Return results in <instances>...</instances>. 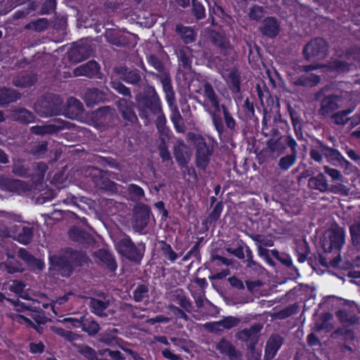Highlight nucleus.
<instances>
[{
  "mask_svg": "<svg viewBox=\"0 0 360 360\" xmlns=\"http://www.w3.org/2000/svg\"><path fill=\"white\" fill-rule=\"evenodd\" d=\"M351 65L346 61L340 60H333L328 64L316 66L313 65L303 66V70L308 72L311 70L316 69L317 68H328L330 71H336L338 72L343 73L349 72Z\"/></svg>",
  "mask_w": 360,
  "mask_h": 360,
  "instance_id": "412c9836",
  "label": "nucleus"
},
{
  "mask_svg": "<svg viewBox=\"0 0 360 360\" xmlns=\"http://www.w3.org/2000/svg\"><path fill=\"white\" fill-rule=\"evenodd\" d=\"M115 249L122 257L139 265L144 257L146 246L143 242L135 243L129 235L123 233L115 243Z\"/></svg>",
  "mask_w": 360,
  "mask_h": 360,
  "instance_id": "39448f33",
  "label": "nucleus"
},
{
  "mask_svg": "<svg viewBox=\"0 0 360 360\" xmlns=\"http://www.w3.org/2000/svg\"><path fill=\"white\" fill-rule=\"evenodd\" d=\"M148 288L145 284H139L133 292L134 301L140 302L148 297Z\"/></svg>",
  "mask_w": 360,
  "mask_h": 360,
  "instance_id": "3c124183",
  "label": "nucleus"
},
{
  "mask_svg": "<svg viewBox=\"0 0 360 360\" xmlns=\"http://www.w3.org/2000/svg\"><path fill=\"white\" fill-rule=\"evenodd\" d=\"M349 232L353 245H360V220L354 221V223L350 226Z\"/></svg>",
  "mask_w": 360,
  "mask_h": 360,
  "instance_id": "603ef678",
  "label": "nucleus"
},
{
  "mask_svg": "<svg viewBox=\"0 0 360 360\" xmlns=\"http://www.w3.org/2000/svg\"><path fill=\"white\" fill-rule=\"evenodd\" d=\"M168 308L176 319H183L184 321L188 320V316L183 309H181L174 304H169Z\"/></svg>",
  "mask_w": 360,
  "mask_h": 360,
  "instance_id": "0e129e2a",
  "label": "nucleus"
},
{
  "mask_svg": "<svg viewBox=\"0 0 360 360\" xmlns=\"http://www.w3.org/2000/svg\"><path fill=\"white\" fill-rule=\"evenodd\" d=\"M308 186L311 189L317 190L321 193L328 192L329 191V184H328L326 176L320 173L316 176L311 177L308 180Z\"/></svg>",
  "mask_w": 360,
  "mask_h": 360,
  "instance_id": "c85d7f7f",
  "label": "nucleus"
},
{
  "mask_svg": "<svg viewBox=\"0 0 360 360\" xmlns=\"http://www.w3.org/2000/svg\"><path fill=\"white\" fill-rule=\"evenodd\" d=\"M229 88L233 93L240 92V75L237 70H232L229 73Z\"/></svg>",
  "mask_w": 360,
  "mask_h": 360,
  "instance_id": "58836bf2",
  "label": "nucleus"
},
{
  "mask_svg": "<svg viewBox=\"0 0 360 360\" xmlns=\"http://www.w3.org/2000/svg\"><path fill=\"white\" fill-rule=\"evenodd\" d=\"M83 99L86 105L89 108L108 101V97L103 90L98 88H88L84 92Z\"/></svg>",
  "mask_w": 360,
  "mask_h": 360,
  "instance_id": "dca6fc26",
  "label": "nucleus"
},
{
  "mask_svg": "<svg viewBox=\"0 0 360 360\" xmlns=\"http://www.w3.org/2000/svg\"><path fill=\"white\" fill-rule=\"evenodd\" d=\"M100 70V65L96 60H91L75 68L73 74L75 77L85 76L89 78H94L98 76Z\"/></svg>",
  "mask_w": 360,
  "mask_h": 360,
  "instance_id": "6ab92c4d",
  "label": "nucleus"
},
{
  "mask_svg": "<svg viewBox=\"0 0 360 360\" xmlns=\"http://www.w3.org/2000/svg\"><path fill=\"white\" fill-rule=\"evenodd\" d=\"M13 117L14 120L22 124L34 122L36 119V116L32 112L24 108L15 110L13 114Z\"/></svg>",
  "mask_w": 360,
  "mask_h": 360,
  "instance_id": "2f4dec72",
  "label": "nucleus"
},
{
  "mask_svg": "<svg viewBox=\"0 0 360 360\" xmlns=\"http://www.w3.org/2000/svg\"><path fill=\"white\" fill-rule=\"evenodd\" d=\"M216 349L223 356H227L229 360H240L241 353L236 347L225 338H222L216 345Z\"/></svg>",
  "mask_w": 360,
  "mask_h": 360,
  "instance_id": "a211bd4d",
  "label": "nucleus"
},
{
  "mask_svg": "<svg viewBox=\"0 0 360 360\" xmlns=\"http://www.w3.org/2000/svg\"><path fill=\"white\" fill-rule=\"evenodd\" d=\"M89 175L95 186L99 189L112 191L116 188V183L110 179L107 171L96 167L89 169Z\"/></svg>",
  "mask_w": 360,
  "mask_h": 360,
  "instance_id": "9d476101",
  "label": "nucleus"
},
{
  "mask_svg": "<svg viewBox=\"0 0 360 360\" xmlns=\"http://www.w3.org/2000/svg\"><path fill=\"white\" fill-rule=\"evenodd\" d=\"M176 33L179 34L183 41L186 44H191L196 39V34L194 30L190 27H186L181 25L176 26Z\"/></svg>",
  "mask_w": 360,
  "mask_h": 360,
  "instance_id": "72a5a7b5",
  "label": "nucleus"
},
{
  "mask_svg": "<svg viewBox=\"0 0 360 360\" xmlns=\"http://www.w3.org/2000/svg\"><path fill=\"white\" fill-rule=\"evenodd\" d=\"M0 190L22 195L29 191L28 184L22 180L0 176Z\"/></svg>",
  "mask_w": 360,
  "mask_h": 360,
  "instance_id": "4468645a",
  "label": "nucleus"
},
{
  "mask_svg": "<svg viewBox=\"0 0 360 360\" xmlns=\"http://www.w3.org/2000/svg\"><path fill=\"white\" fill-rule=\"evenodd\" d=\"M159 155L162 162H167L172 159L168 146L166 142L162 140L158 147Z\"/></svg>",
  "mask_w": 360,
  "mask_h": 360,
  "instance_id": "680f3d73",
  "label": "nucleus"
},
{
  "mask_svg": "<svg viewBox=\"0 0 360 360\" xmlns=\"http://www.w3.org/2000/svg\"><path fill=\"white\" fill-rule=\"evenodd\" d=\"M224 209V204L222 201L217 202L212 212L209 214L207 217L205 219L206 223L212 224L217 221V220L220 218L221 214Z\"/></svg>",
  "mask_w": 360,
  "mask_h": 360,
  "instance_id": "79ce46f5",
  "label": "nucleus"
},
{
  "mask_svg": "<svg viewBox=\"0 0 360 360\" xmlns=\"http://www.w3.org/2000/svg\"><path fill=\"white\" fill-rule=\"evenodd\" d=\"M240 320L234 316H229L224 317L222 320L214 323V326H216L214 330L223 329H231L238 325Z\"/></svg>",
  "mask_w": 360,
  "mask_h": 360,
  "instance_id": "e433bc0d",
  "label": "nucleus"
},
{
  "mask_svg": "<svg viewBox=\"0 0 360 360\" xmlns=\"http://www.w3.org/2000/svg\"><path fill=\"white\" fill-rule=\"evenodd\" d=\"M192 12L198 20H202L205 17V7L196 0H192Z\"/></svg>",
  "mask_w": 360,
  "mask_h": 360,
  "instance_id": "4d7b16f0",
  "label": "nucleus"
},
{
  "mask_svg": "<svg viewBox=\"0 0 360 360\" xmlns=\"http://www.w3.org/2000/svg\"><path fill=\"white\" fill-rule=\"evenodd\" d=\"M150 214L151 210L148 205L139 203L134 206V228L137 231H142L148 226Z\"/></svg>",
  "mask_w": 360,
  "mask_h": 360,
  "instance_id": "ddd939ff",
  "label": "nucleus"
},
{
  "mask_svg": "<svg viewBox=\"0 0 360 360\" xmlns=\"http://www.w3.org/2000/svg\"><path fill=\"white\" fill-rule=\"evenodd\" d=\"M321 149L323 154L331 160L339 161L340 158H342V155L340 153L334 148L326 146L323 144H321Z\"/></svg>",
  "mask_w": 360,
  "mask_h": 360,
  "instance_id": "6e6d98bb",
  "label": "nucleus"
},
{
  "mask_svg": "<svg viewBox=\"0 0 360 360\" xmlns=\"http://www.w3.org/2000/svg\"><path fill=\"white\" fill-rule=\"evenodd\" d=\"M256 91L260 103L264 108V116L262 121V134L265 137H277L280 135H285L290 131V126L286 120H283L281 114L274 117V123L271 124V115L266 113L267 108L272 110L274 108H279L281 104L287 109L290 120L292 122V106L291 105V98H292V91L282 89L278 97H276V101L271 96L269 89L264 82L258 83L256 85Z\"/></svg>",
  "mask_w": 360,
  "mask_h": 360,
  "instance_id": "f257e3e1",
  "label": "nucleus"
},
{
  "mask_svg": "<svg viewBox=\"0 0 360 360\" xmlns=\"http://www.w3.org/2000/svg\"><path fill=\"white\" fill-rule=\"evenodd\" d=\"M110 86L112 89L116 91L118 94L127 97L131 98V90L129 88L124 85L120 80L115 79L110 82Z\"/></svg>",
  "mask_w": 360,
  "mask_h": 360,
  "instance_id": "de8ad7c7",
  "label": "nucleus"
},
{
  "mask_svg": "<svg viewBox=\"0 0 360 360\" xmlns=\"http://www.w3.org/2000/svg\"><path fill=\"white\" fill-rule=\"evenodd\" d=\"M112 108L108 105L100 107L91 114L92 120L100 125L108 124L112 118Z\"/></svg>",
  "mask_w": 360,
  "mask_h": 360,
  "instance_id": "b1692460",
  "label": "nucleus"
},
{
  "mask_svg": "<svg viewBox=\"0 0 360 360\" xmlns=\"http://www.w3.org/2000/svg\"><path fill=\"white\" fill-rule=\"evenodd\" d=\"M20 97L21 94L15 89L0 88V107L16 102Z\"/></svg>",
  "mask_w": 360,
  "mask_h": 360,
  "instance_id": "cd10ccee",
  "label": "nucleus"
},
{
  "mask_svg": "<svg viewBox=\"0 0 360 360\" xmlns=\"http://www.w3.org/2000/svg\"><path fill=\"white\" fill-rule=\"evenodd\" d=\"M128 192L131 198L137 200H141L144 198L145 193L143 189L134 184H131L128 186Z\"/></svg>",
  "mask_w": 360,
  "mask_h": 360,
  "instance_id": "13d9d810",
  "label": "nucleus"
},
{
  "mask_svg": "<svg viewBox=\"0 0 360 360\" xmlns=\"http://www.w3.org/2000/svg\"><path fill=\"white\" fill-rule=\"evenodd\" d=\"M89 257L82 251L66 248L61 254L49 256V269L62 277H70L77 267L87 263Z\"/></svg>",
  "mask_w": 360,
  "mask_h": 360,
  "instance_id": "7ed1b4c3",
  "label": "nucleus"
},
{
  "mask_svg": "<svg viewBox=\"0 0 360 360\" xmlns=\"http://www.w3.org/2000/svg\"><path fill=\"white\" fill-rule=\"evenodd\" d=\"M99 354L101 356L107 355L112 358L113 360H124L125 357L124 355L118 350H111L110 349H105L99 350Z\"/></svg>",
  "mask_w": 360,
  "mask_h": 360,
  "instance_id": "69168bd1",
  "label": "nucleus"
},
{
  "mask_svg": "<svg viewBox=\"0 0 360 360\" xmlns=\"http://www.w3.org/2000/svg\"><path fill=\"white\" fill-rule=\"evenodd\" d=\"M328 90L329 88L326 86L315 94V99L321 102L319 114L323 117L329 115L338 109V102L341 99L340 96L331 94H327L326 92Z\"/></svg>",
  "mask_w": 360,
  "mask_h": 360,
  "instance_id": "1a4fd4ad",
  "label": "nucleus"
},
{
  "mask_svg": "<svg viewBox=\"0 0 360 360\" xmlns=\"http://www.w3.org/2000/svg\"><path fill=\"white\" fill-rule=\"evenodd\" d=\"M228 250L237 258L240 259H245V262L248 263V266L252 267L255 264V262L252 259V252L250 247L245 243L241 242L236 248H229Z\"/></svg>",
  "mask_w": 360,
  "mask_h": 360,
  "instance_id": "5701e85b",
  "label": "nucleus"
},
{
  "mask_svg": "<svg viewBox=\"0 0 360 360\" xmlns=\"http://www.w3.org/2000/svg\"><path fill=\"white\" fill-rule=\"evenodd\" d=\"M60 105V97L55 94L47 95L39 101L40 112L45 117L59 115Z\"/></svg>",
  "mask_w": 360,
  "mask_h": 360,
  "instance_id": "f8f14e48",
  "label": "nucleus"
},
{
  "mask_svg": "<svg viewBox=\"0 0 360 360\" xmlns=\"http://www.w3.org/2000/svg\"><path fill=\"white\" fill-rule=\"evenodd\" d=\"M179 64L185 69L191 66V59L184 49H179L176 53Z\"/></svg>",
  "mask_w": 360,
  "mask_h": 360,
  "instance_id": "bf43d9fd",
  "label": "nucleus"
},
{
  "mask_svg": "<svg viewBox=\"0 0 360 360\" xmlns=\"http://www.w3.org/2000/svg\"><path fill=\"white\" fill-rule=\"evenodd\" d=\"M328 43L323 38L311 39L303 49V54L307 60H321L328 55Z\"/></svg>",
  "mask_w": 360,
  "mask_h": 360,
  "instance_id": "6e6552de",
  "label": "nucleus"
},
{
  "mask_svg": "<svg viewBox=\"0 0 360 360\" xmlns=\"http://www.w3.org/2000/svg\"><path fill=\"white\" fill-rule=\"evenodd\" d=\"M100 330L98 323L93 319H86L84 320L82 331L88 333L89 335H96Z\"/></svg>",
  "mask_w": 360,
  "mask_h": 360,
  "instance_id": "49530a36",
  "label": "nucleus"
},
{
  "mask_svg": "<svg viewBox=\"0 0 360 360\" xmlns=\"http://www.w3.org/2000/svg\"><path fill=\"white\" fill-rule=\"evenodd\" d=\"M34 229L32 226H23L16 240L20 244L27 245L30 244L33 238Z\"/></svg>",
  "mask_w": 360,
  "mask_h": 360,
  "instance_id": "c9c22d12",
  "label": "nucleus"
},
{
  "mask_svg": "<svg viewBox=\"0 0 360 360\" xmlns=\"http://www.w3.org/2000/svg\"><path fill=\"white\" fill-rule=\"evenodd\" d=\"M96 257L101 262V266L111 273H115L117 263L115 255L108 250L100 249L96 252Z\"/></svg>",
  "mask_w": 360,
  "mask_h": 360,
  "instance_id": "aec40b11",
  "label": "nucleus"
},
{
  "mask_svg": "<svg viewBox=\"0 0 360 360\" xmlns=\"http://www.w3.org/2000/svg\"><path fill=\"white\" fill-rule=\"evenodd\" d=\"M5 269L7 273L13 274L15 273H21L23 271L22 264L18 261H10L6 263Z\"/></svg>",
  "mask_w": 360,
  "mask_h": 360,
  "instance_id": "052dcab7",
  "label": "nucleus"
},
{
  "mask_svg": "<svg viewBox=\"0 0 360 360\" xmlns=\"http://www.w3.org/2000/svg\"><path fill=\"white\" fill-rule=\"evenodd\" d=\"M81 354L88 360H98V354L96 350L89 346L84 347L81 351Z\"/></svg>",
  "mask_w": 360,
  "mask_h": 360,
  "instance_id": "338daca9",
  "label": "nucleus"
},
{
  "mask_svg": "<svg viewBox=\"0 0 360 360\" xmlns=\"http://www.w3.org/2000/svg\"><path fill=\"white\" fill-rule=\"evenodd\" d=\"M319 82V76L314 74H307L302 76L296 82H294V84L304 86H313L316 85Z\"/></svg>",
  "mask_w": 360,
  "mask_h": 360,
  "instance_id": "a19ab883",
  "label": "nucleus"
},
{
  "mask_svg": "<svg viewBox=\"0 0 360 360\" xmlns=\"http://www.w3.org/2000/svg\"><path fill=\"white\" fill-rule=\"evenodd\" d=\"M193 141L195 147V165L198 168L205 170L214 152L213 146L207 143L206 139L201 135H194Z\"/></svg>",
  "mask_w": 360,
  "mask_h": 360,
  "instance_id": "0eeeda50",
  "label": "nucleus"
},
{
  "mask_svg": "<svg viewBox=\"0 0 360 360\" xmlns=\"http://www.w3.org/2000/svg\"><path fill=\"white\" fill-rule=\"evenodd\" d=\"M283 344V338L276 334L271 335L266 341L264 349V359L271 360L277 354Z\"/></svg>",
  "mask_w": 360,
  "mask_h": 360,
  "instance_id": "4be33fe9",
  "label": "nucleus"
},
{
  "mask_svg": "<svg viewBox=\"0 0 360 360\" xmlns=\"http://www.w3.org/2000/svg\"><path fill=\"white\" fill-rule=\"evenodd\" d=\"M259 30L262 36L275 39L280 32V24L274 17H266L261 22Z\"/></svg>",
  "mask_w": 360,
  "mask_h": 360,
  "instance_id": "2eb2a0df",
  "label": "nucleus"
},
{
  "mask_svg": "<svg viewBox=\"0 0 360 360\" xmlns=\"http://www.w3.org/2000/svg\"><path fill=\"white\" fill-rule=\"evenodd\" d=\"M158 251L165 260L169 261L171 263H174L179 257L172 245L164 240L158 241Z\"/></svg>",
  "mask_w": 360,
  "mask_h": 360,
  "instance_id": "bb28decb",
  "label": "nucleus"
},
{
  "mask_svg": "<svg viewBox=\"0 0 360 360\" xmlns=\"http://www.w3.org/2000/svg\"><path fill=\"white\" fill-rule=\"evenodd\" d=\"M211 41L215 46L223 49H227L229 45L225 37L217 32H213L211 34Z\"/></svg>",
  "mask_w": 360,
  "mask_h": 360,
  "instance_id": "864d4df0",
  "label": "nucleus"
},
{
  "mask_svg": "<svg viewBox=\"0 0 360 360\" xmlns=\"http://www.w3.org/2000/svg\"><path fill=\"white\" fill-rule=\"evenodd\" d=\"M333 319V315L330 313H325L321 317V322L317 321L315 325V330L317 332L325 330L329 332L333 329V325L330 321Z\"/></svg>",
  "mask_w": 360,
  "mask_h": 360,
  "instance_id": "4c0bfd02",
  "label": "nucleus"
},
{
  "mask_svg": "<svg viewBox=\"0 0 360 360\" xmlns=\"http://www.w3.org/2000/svg\"><path fill=\"white\" fill-rule=\"evenodd\" d=\"M343 327L348 328L359 323V317L346 309H340L335 313Z\"/></svg>",
  "mask_w": 360,
  "mask_h": 360,
  "instance_id": "7c9ffc66",
  "label": "nucleus"
},
{
  "mask_svg": "<svg viewBox=\"0 0 360 360\" xmlns=\"http://www.w3.org/2000/svg\"><path fill=\"white\" fill-rule=\"evenodd\" d=\"M345 231L342 228H335L326 230L321 240L322 248L325 252H335L336 256L330 259V265L333 267L338 266L340 262V250L345 243Z\"/></svg>",
  "mask_w": 360,
  "mask_h": 360,
  "instance_id": "423d86ee",
  "label": "nucleus"
},
{
  "mask_svg": "<svg viewBox=\"0 0 360 360\" xmlns=\"http://www.w3.org/2000/svg\"><path fill=\"white\" fill-rule=\"evenodd\" d=\"M171 321V318L165 316L162 314H159L155 317L149 318L146 320V323L154 326L156 323H168Z\"/></svg>",
  "mask_w": 360,
  "mask_h": 360,
  "instance_id": "774afa93",
  "label": "nucleus"
},
{
  "mask_svg": "<svg viewBox=\"0 0 360 360\" xmlns=\"http://www.w3.org/2000/svg\"><path fill=\"white\" fill-rule=\"evenodd\" d=\"M110 42L117 46L122 47V46H127L129 45L130 39L128 37L124 35V34H116L115 35L112 39L110 40Z\"/></svg>",
  "mask_w": 360,
  "mask_h": 360,
  "instance_id": "e2e57ef3",
  "label": "nucleus"
},
{
  "mask_svg": "<svg viewBox=\"0 0 360 360\" xmlns=\"http://www.w3.org/2000/svg\"><path fill=\"white\" fill-rule=\"evenodd\" d=\"M170 120L177 132H183L184 131L183 118L176 107L172 110L170 115Z\"/></svg>",
  "mask_w": 360,
  "mask_h": 360,
  "instance_id": "a18cd8bd",
  "label": "nucleus"
},
{
  "mask_svg": "<svg viewBox=\"0 0 360 360\" xmlns=\"http://www.w3.org/2000/svg\"><path fill=\"white\" fill-rule=\"evenodd\" d=\"M89 306L92 313L99 316H102L104 314L105 310L108 307V303L101 300L92 298L90 301Z\"/></svg>",
  "mask_w": 360,
  "mask_h": 360,
  "instance_id": "ea45409f",
  "label": "nucleus"
},
{
  "mask_svg": "<svg viewBox=\"0 0 360 360\" xmlns=\"http://www.w3.org/2000/svg\"><path fill=\"white\" fill-rule=\"evenodd\" d=\"M238 338L246 342H249V346L252 348L257 342V338L253 335V333L250 332L249 328H245L240 330L238 335Z\"/></svg>",
  "mask_w": 360,
  "mask_h": 360,
  "instance_id": "8fccbe9b",
  "label": "nucleus"
},
{
  "mask_svg": "<svg viewBox=\"0 0 360 360\" xmlns=\"http://www.w3.org/2000/svg\"><path fill=\"white\" fill-rule=\"evenodd\" d=\"M174 157L179 166L181 168L187 167L188 163V155L186 151V146L183 141L179 142L174 146Z\"/></svg>",
  "mask_w": 360,
  "mask_h": 360,
  "instance_id": "a878e982",
  "label": "nucleus"
},
{
  "mask_svg": "<svg viewBox=\"0 0 360 360\" xmlns=\"http://www.w3.org/2000/svg\"><path fill=\"white\" fill-rule=\"evenodd\" d=\"M197 92L202 96L203 101L200 103L211 117L219 139H226L227 133L233 134L236 132V121L229 108L224 104L220 105V98L212 84L203 79Z\"/></svg>",
  "mask_w": 360,
  "mask_h": 360,
  "instance_id": "f03ea898",
  "label": "nucleus"
},
{
  "mask_svg": "<svg viewBox=\"0 0 360 360\" xmlns=\"http://www.w3.org/2000/svg\"><path fill=\"white\" fill-rule=\"evenodd\" d=\"M37 82V77L32 74L18 75L13 79V84L16 87L25 88L33 86Z\"/></svg>",
  "mask_w": 360,
  "mask_h": 360,
  "instance_id": "473e14b6",
  "label": "nucleus"
},
{
  "mask_svg": "<svg viewBox=\"0 0 360 360\" xmlns=\"http://www.w3.org/2000/svg\"><path fill=\"white\" fill-rule=\"evenodd\" d=\"M90 56V49L87 46L78 45L68 51V58L74 63H79Z\"/></svg>",
  "mask_w": 360,
  "mask_h": 360,
  "instance_id": "393cba45",
  "label": "nucleus"
},
{
  "mask_svg": "<svg viewBox=\"0 0 360 360\" xmlns=\"http://www.w3.org/2000/svg\"><path fill=\"white\" fill-rule=\"evenodd\" d=\"M136 107L141 119H148L150 115L162 112L160 96L153 86L146 84L135 96Z\"/></svg>",
  "mask_w": 360,
  "mask_h": 360,
  "instance_id": "20e7f679",
  "label": "nucleus"
},
{
  "mask_svg": "<svg viewBox=\"0 0 360 360\" xmlns=\"http://www.w3.org/2000/svg\"><path fill=\"white\" fill-rule=\"evenodd\" d=\"M122 79L127 84H132L139 89L146 86L147 80L142 79L141 74L139 70H131L127 73L126 77H122Z\"/></svg>",
  "mask_w": 360,
  "mask_h": 360,
  "instance_id": "c756f323",
  "label": "nucleus"
},
{
  "mask_svg": "<svg viewBox=\"0 0 360 360\" xmlns=\"http://www.w3.org/2000/svg\"><path fill=\"white\" fill-rule=\"evenodd\" d=\"M271 255L286 266L290 267L292 265V261L289 255L279 252L277 250L274 249L271 250Z\"/></svg>",
  "mask_w": 360,
  "mask_h": 360,
  "instance_id": "5fc2aeb1",
  "label": "nucleus"
},
{
  "mask_svg": "<svg viewBox=\"0 0 360 360\" xmlns=\"http://www.w3.org/2000/svg\"><path fill=\"white\" fill-rule=\"evenodd\" d=\"M119 110L125 121V125L134 124L138 122V117L134 112V103L132 101L124 98L120 100Z\"/></svg>",
  "mask_w": 360,
  "mask_h": 360,
  "instance_id": "f3484780",
  "label": "nucleus"
},
{
  "mask_svg": "<svg viewBox=\"0 0 360 360\" xmlns=\"http://www.w3.org/2000/svg\"><path fill=\"white\" fill-rule=\"evenodd\" d=\"M266 146L273 156L278 157L283 154L288 147L292 151V137L289 134L271 137L266 141Z\"/></svg>",
  "mask_w": 360,
  "mask_h": 360,
  "instance_id": "9b49d317",
  "label": "nucleus"
},
{
  "mask_svg": "<svg viewBox=\"0 0 360 360\" xmlns=\"http://www.w3.org/2000/svg\"><path fill=\"white\" fill-rule=\"evenodd\" d=\"M12 173L17 176L27 178L30 175V169L22 160L14 161L12 165Z\"/></svg>",
  "mask_w": 360,
  "mask_h": 360,
  "instance_id": "f704fd0d",
  "label": "nucleus"
},
{
  "mask_svg": "<svg viewBox=\"0 0 360 360\" xmlns=\"http://www.w3.org/2000/svg\"><path fill=\"white\" fill-rule=\"evenodd\" d=\"M66 127V122L61 119H54L53 123L45 124L46 134H57Z\"/></svg>",
  "mask_w": 360,
  "mask_h": 360,
  "instance_id": "c03bdc74",
  "label": "nucleus"
},
{
  "mask_svg": "<svg viewBox=\"0 0 360 360\" xmlns=\"http://www.w3.org/2000/svg\"><path fill=\"white\" fill-rule=\"evenodd\" d=\"M297 244L296 252L298 255V261L303 262L306 260L307 255L309 253V248L306 240L302 238L296 242Z\"/></svg>",
  "mask_w": 360,
  "mask_h": 360,
  "instance_id": "37998d69",
  "label": "nucleus"
},
{
  "mask_svg": "<svg viewBox=\"0 0 360 360\" xmlns=\"http://www.w3.org/2000/svg\"><path fill=\"white\" fill-rule=\"evenodd\" d=\"M182 292L183 291L181 290V293H178L175 295L176 300L181 309L188 313H191L193 309L192 302L190 298L183 294Z\"/></svg>",
  "mask_w": 360,
  "mask_h": 360,
  "instance_id": "09e8293b",
  "label": "nucleus"
}]
</instances>
